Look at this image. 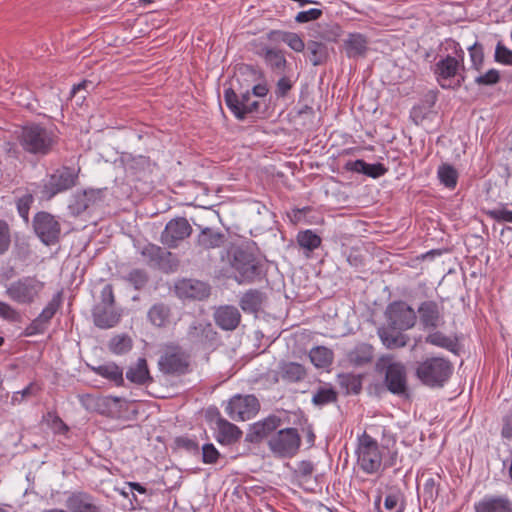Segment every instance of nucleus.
Returning a JSON list of instances; mask_svg holds the SVG:
<instances>
[{"label":"nucleus","mask_w":512,"mask_h":512,"mask_svg":"<svg viewBox=\"0 0 512 512\" xmlns=\"http://www.w3.org/2000/svg\"><path fill=\"white\" fill-rule=\"evenodd\" d=\"M438 61L432 67V72L437 84L446 90H458L466 80L465 52L460 43L452 38H447L441 44Z\"/></svg>","instance_id":"nucleus-1"},{"label":"nucleus","mask_w":512,"mask_h":512,"mask_svg":"<svg viewBox=\"0 0 512 512\" xmlns=\"http://www.w3.org/2000/svg\"><path fill=\"white\" fill-rule=\"evenodd\" d=\"M17 140L28 154L44 157L49 155L58 144V136L52 126L29 122L21 126Z\"/></svg>","instance_id":"nucleus-2"},{"label":"nucleus","mask_w":512,"mask_h":512,"mask_svg":"<svg viewBox=\"0 0 512 512\" xmlns=\"http://www.w3.org/2000/svg\"><path fill=\"white\" fill-rule=\"evenodd\" d=\"M227 256L238 284H251L263 277V264L248 245L231 247Z\"/></svg>","instance_id":"nucleus-3"},{"label":"nucleus","mask_w":512,"mask_h":512,"mask_svg":"<svg viewBox=\"0 0 512 512\" xmlns=\"http://www.w3.org/2000/svg\"><path fill=\"white\" fill-rule=\"evenodd\" d=\"M355 453L358 466L369 475L376 474L386 467L394 465L393 457H391L390 463L383 465L382 452L377 440L365 431L357 437Z\"/></svg>","instance_id":"nucleus-4"},{"label":"nucleus","mask_w":512,"mask_h":512,"mask_svg":"<svg viewBox=\"0 0 512 512\" xmlns=\"http://www.w3.org/2000/svg\"><path fill=\"white\" fill-rule=\"evenodd\" d=\"M452 373V363L443 357L426 358L415 369V375L421 383L431 388L443 387Z\"/></svg>","instance_id":"nucleus-5"},{"label":"nucleus","mask_w":512,"mask_h":512,"mask_svg":"<svg viewBox=\"0 0 512 512\" xmlns=\"http://www.w3.org/2000/svg\"><path fill=\"white\" fill-rule=\"evenodd\" d=\"M79 169L61 166L52 173L47 174L40 183V194L45 200H51L60 193H64L77 185Z\"/></svg>","instance_id":"nucleus-6"},{"label":"nucleus","mask_w":512,"mask_h":512,"mask_svg":"<svg viewBox=\"0 0 512 512\" xmlns=\"http://www.w3.org/2000/svg\"><path fill=\"white\" fill-rule=\"evenodd\" d=\"M376 370L384 374V385L390 393L398 396L407 393V372L402 362L390 355L382 356L376 363Z\"/></svg>","instance_id":"nucleus-7"},{"label":"nucleus","mask_w":512,"mask_h":512,"mask_svg":"<svg viewBox=\"0 0 512 512\" xmlns=\"http://www.w3.org/2000/svg\"><path fill=\"white\" fill-rule=\"evenodd\" d=\"M158 368L167 376L186 375L191 371V356L178 345H168L159 357Z\"/></svg>","instance_id":"nucleus-8"},{"label":"nucleus","mask_w":512,"mask_h":512,"mask_svg":"<svg viewBox=\"0 0 512 512\" xmlns=\"http://www.w3.org/2000/svg\"><path fill=\"white\" fill-rule=\"evenodd\" d=\"M44 286L37 277L24 276L10 283L5 294L13 302L30 305L40 296Z\"/></svg>","instance_id":"nucleus-9"},{"label":"nucleus","mask_w":512,"mask_h":512,"mask_svg":"<svg viewBox=\"0 0 512 512\" xmlns=\"http://www.w3.org/2000/svg\"><path fill=\"white\" fill-rule=\"evenodd\" d=\"M301 438L296 428H285L272 435L268 446L278 457H293L299 450Z\"/></svg>","instance_id":"nucleus-10"},{"label":"nucleus","mask_w":512,"mask_h":512,"mask_svg":"<svg viewBox=\"0 0 512 512\" xmlns=\"http://www.w3.org/2000/svg\"><path fill=\"white\" fill-rule=\"evenodd\" d=\"M385 316L388 325L400 331L412 329L417 322V313L405 301L398 300L388 304Z\"/></svg>","instance_id":"nucleus-11"},{"label":"nucleus","mask_w":512,"mask_h":512,"mask_svg":"<svg viewBox=\"0 0 512 512\" xmlns=\"http://www.w3.org/2000/svg\"><path fill=\"white\" fill-rule=\"evenodd\" d=\"M32 225L35 234L43 244L50 246L59 242L61 225L52 214L45 211L36 213Z\"/></svg>","instance_id":"nucleus-12"},{"label":"nucleus","mask_w":512,"mask_h":512,"mask_svg":"<svg viewBox=\"0 0 512 512\" xmlns=\"http://www.w3.org/2000/svg\"><path fill=\"white\" fill-rule=\"evenodd\" d=\"M259 407L255 396L235 395L229 400L225 412L234 421H246L257 414Z\"/></svg>","instance_id":"nucleus-13"},{"label":"nucleus","mask_w":512,"mask_h":512,"mask_svg":"<svg viewBox=\"0 0 512 512\" xmlns=\"http://www.w3.org/2000/svg\"><path fill=\"white\" fill-rule=\"evenodd\" d=\"M192 231V226L186 218L171 219L160 235V242L169 249H175L192 234Z\"/></svg>","instance_id":"nucleus-14"},{"label":"nucleus","mask_w":512,"mask_h":512,"mask_svg":"<svg viewBox=\"0 0 512 512\" xmlns=\"http://www.w3.org/2000/svg\"><path fill=\"white\" fill-rule=\"evenodd\" d=\"M224 100L227 107L239 120H244L248 114L256 112L259 108V102L251 99L249 91L239 97L232 88L225 89Z\"/></svg>","instance_id":"nucleus-15"},{"label":"nucleus","mask_w":512,"mask_h":512,"mask_svg":"<svg viewBox=\"0 0 512 512\" xmlns=\"http://www.w3.org/2000/svg\"><path fill=\"white\" fill-rule=\"evenodd\" d=\"M420 323L425 330H435L444 324L442 307L433 300H426L417 309Z\"/></svg>","instance_id":"nucleus-16"},{"label":"nucleus","mask_w":512,"mask_h":512,"mask_svg":"<svg viewBox=\"0 0 512 512\" xmlns=\"http://www.w3.org/2000/svg\"><path fill=\"white\" fill-rule=\"evenodd\" d=\"M147 319L156 328H168L175 325L179 317L174 313L169 304L158 302L149 308Z\"/></svg>","instance_id":"nucleus-17"},{"label":"nucleus","mask_w":512,"mask_h":512,"mask_svg":"<svg viewBox=\"0 0 512 512\" xmlns=\"http://www.w3.org/2000/svg\"><path fill=\"white\" fill-rule=\"evenodd\" d=\"M94 324L101 329H109L116 326L122 316V311L115 305H95L92 312Z\"/></svg>","instance_id":"nucleus-18"},{"label":"nucleus","mask_w":512,"mask_h":512,"mask_svg":"<svg viewBox=\"0 0 512 512\" xmlns=\"http://www.w3.org/2000/svg\"><path fill=\"white\" fill-rule=\"evenodd\" d=\"M475 512H512V500L506 495H485L474 504Z\"/></svg>","instance_id":"nucleus-19"},{"label":"nucleus","mask_w":512,"mask_h":512,"mask_svg":"<svg viewBox=\"0 0 512 512\" xmlns=\"http://www.w3.org/2000/svg\"><path fill=\"white\" fill-rule=\"evenodd\" d=\"M189 340L201 346H211L217 338V332L210 323L195 322L187 332Z\"/></svg>","instance_id":"nucleus-20"},{"label":"nucleus","mask_w":512,"mask_h":512,"mask_svg":"<svg viewBox=\"0 0 512 512\" xmlns=\"http://www.w3.org/2000/svg\"><path fill=\"white\" fill-rule=\"evenodd\" d=\"M65 504L70 512H101L93 496L83 491L70 493Z\"/></svg>","instance_id":"nucleus-21"},{"label":"nucleus","mask_w":512,"mask_h":512,"mask_svg":"<svg viewBox=\"0 0 512 512\" xmlns=\"http://www.w3.org/2000/svg\"><path fill=\"white\" fill-rule=\"evenodd\" d=\"M368 38L361 33H349L343 41L346 56L351 59L363 58L368 51Z\"/></svg>","instance_id":"nucleus-22"},{"label":"nucleus","mask_w":512,"mask_h":512,"mask_svg":"<svg viewBox=\"0 0 512 512\" xmlns=\"http://www.w3.org/2000/svg\"><path fill=\"white\" fill-rule=\"evenodd\" d=\"M242 431L235 424L218 417L216 420L215 439L221 445H232L240 440Z\"/></svg>","instance_id":"nucleus-23"},{"label":"nucleus","mask_w":512,"mask_h":512,"mask_svg":"<svg viewBox=\"0 0 512 512\" xmlns=\"http://www.w3.org/2000/svg\"><path fill=\"white\" fill-rule=\"evenodd\" d=\"M140 254L148 265L158 267L160 269L167 268V261L172 256L171 252L152 243H148L143 246L140 250Z\"/></svg>","instance_id":"nucleus-24"},{"label":"nucleus","mask_w":512,"mask_h":512,"mask_svg":"<svg viewBox=\"0 0 512 512\" xmlns=\"http://www.w3.org/2000/svg\"><path fill=\"white\" fill-rule=\"evenodd\" d=\"M217 326L226 331L237 328L241 320V314L234 306H221L214 313Z\"/></svg>","instance_id":"nucleus-25"},{"label":"nucleus","mask_w":512,"mask_h":512,"mask_svg":"<svg viewBox=\"0 0 512 512\" xmlns=\"http://www.w3.org/2000/svg\"><path fill=\"white\" fill-rule=\"evenodd\" d=\"M126 378L131 383L141 386H148L153 382L150 374L147 360L139 358L134 364L130 365L126 371Z\"/></svg>","instance_id":"nucleus-26"},{"label":"nucleus","mask_w":512,"mask_h":512,"mask_svg":"<svg viewBox=\"0 0 512 512\" xmlns=\"http://www.w3.org/2000/svg\"><path fill=\"white\" fill-rule=\"evenodd\" d=\"M388 327H380L377 329V335L382 344L387 349H398L405 347L409 341V337L402 331Z\"/></svg>","instance_id":"nucleus-27"},{"label":"nucleus","mask_w":512,"mask_h":512,"mask_svg":"<svg viewBox=\"0 0 512 512\" xmlns=\"http://www.w3.org/2000/svg\"><path fill=\"white\" fill-rule=\"evenodd\" d=\"M225 241L226 236L224 233L209 227L203 228L196 239L197 245L204 250L219 248Z\"/></svg>","instance_id":"nucleus-28"},{"label":"nucleus","mask_w":512,"mask_h":512,"mask_svg":"<svg viewBox=\"0 0 512 512\" xmlns=\"http://www.w3.org/2000/svg\"><path fill=\"white\" fill-rule=\"evenodd\" d=\"M257 54L262 57L266 65L276 73H284L287 65L284 53L281 50L269 48L267 46L262 47Z\"/></svg>","instance_id":"nucleus-29"},{"label":"nucleus","mask_w":512,"mask_h":512,"mask_svg":"<svg viewBox=\"0 0 512 512\" xmlns=\"http://www.w3.org/2000/svg\"><path fill=\"white\" fill-rule=\"evenodd\" d=\"M106 189H88L85 190L82 196L78 197L75 207L77 213H82L86 210L92 209L104 202V193Z\"/></svg>","instance_id":"nucleus-30"},{"label":"nucleus","mask_w":512,"mask_h":512,"mask_svg":"<svg viewBox=\"0 0 512 512\" xmlns=\"http://www.w3.org/2000/svg\"><path fill=\"white\" fill-rule=\"evenodd\" d=\"M374 356V348L367 343H359L347 353L348 362L356 367L369 364Z\"/></svg>","instance_id":"nucleus-31"},{"label":"nucleus","mask_w":512,"mask_h":512,"mask_svg":"<svg viewBox=\"0 0 512 512\" xmlns=\"http://www.w3.org/2000/svg\"><path fill=\"white\" fill-rule=\"evenodd\" d=\"M427 344L443 348L452 353H457L459 349L458 339L456 336H448L443 332L435 329L425 337Z\"/></svg>","instance_id":"nucleus-32"},{"label":"nucleus","mask_w":512,"mask_h":512,"mask_svg":"<svg viewBox=\"0 0 512 512\" xmlns=\"http://www.w3.org/2000/svg\"><path fill=\"white\" fill-rule=\"evenodd\" d=\"M276 427L277 420L275 418H267L264 421L256 422L251 426L247 439L250 442H258L268 436Z\"/></svg>","instance_id":"nucleus-33"},{"label":"nucleus","mask_w":512,"mask_h":512,"mask_svg":"<svg viewBox=\"0 0 512 512\" xmlns=\"http://www.w3.org/2000/svg\"><path fill=\"white\" fill-rule=\"evenodd\" d=\"M281 378L288 382H298L306 376L303 365L296 362H283L280 365Z\"/></svg>","instance_id":"nucleus-34"},{"label":"nucleus","mask_w":512,"mask_h":512,"mask_svg":"<svg viewBox=\"0 0 512 512\" xmlns=\"http://www.w3.org/2000/svg\"><path fill=\"white\" fill-rule=\"evenodd\" d=\"M333 351L324 346H317L310 350L309 358L317 368H326L333 362Z\"/></svg>","instance_id":"nucleus-35"},{"label":"nucleus","mask_w":512,"mask_h":512,"mask_svg":"<svg viewBox=\"0 0 512 512\" xmlns=\"http://www.w3.org/2000/svg\"><path fill=\"white\" fill-rule=\"evenodd\" d=\"M97 375L106 378L117 385L123 383V370L115 363H106L94 368Z\"/></svg>","instance_id":"nucleus-36"},{"label":"nucleus","mask_w":512,"mask_h":512,"mask_svg":"<svg viewBox=\"0 0 512 512\" xmlns=\"http://www.w3.org/2000/svg\"><path fill=\"white\" fill-rule=\"evenodd\" d=\"M296 240L302 249L309 252L317 249L322 242L321 237L310 229L298 232Z\"/></svg>","instance_id":"nucleus-37"},{"label":"nucleus","mask_w":512,"mask_h":512,"mask_svg":"<svg viewBox=\"0 0 512 512\" xmlns=\"http://www.w3.org/2000/svg\"><path fill=\"white\" fill-rule=\"evenodd\" d=\"M262 293L258 290L247 291L240 299V306L246 312H257L261 308Z\"/></svg>","instance_id":"nucleus-38"},{"label":"nucleus","mask_w":512,"mask_h":512,"mask_svg":"<svg viewBox=\"0 0 512 512\" xmlns=\"http://www.w3.org/2000/svg\"><path fill=\"white\" fill-rule=\"evenodd\" d=\"M339 384L347 394H358L362 389V376L351 373L341 374Z\"/></svg>","instance_id":"nucleus-39"},{"label":"nucleus","mask_w":512,"mask_h":512,"mask_svg":"<svg viewBox=\"0 0 512 512\" xmlns=\"http://www.w3.org/2000/svg\"><path fill=\"white\" fill-rule=\"evenodd\" d=\"M437 176L441 184L449 189H454L458 181V172L450 164H443L438 168Z\"/></svg>","instance_id":"nucleus-40"},{"label":"nucleus","mask_w":512,"mask_h":512,"mask_svg":"<svg viewBox=\"0 0 512 512\" xmlns=\"http://www.w3.org/2000/svg\"><path fill=\"white\" fill-rule=\"evenodd\" d=\"M309 59L315 66L322 64L327 58V47L322 42L310 41L307 45Z\"/></svg>","instance_id":"nucleus-41"},{"label":"nucleus","mask_w":512,"mask_h":512,"mask_svg":"<svg viewBox=\"0 0 512 512\" xmlns=\"http://www.w3.org/2000/svg\"><path fill=\"white\" fill-rule=\"evenodd\" d=\"M109 350L117 355L129 352L132 348V339L125 334L116 335L108 344Z\"/></svg>","instance_id":"nucleus-42"},{"label":"nucleus","mask_w":512,"mask_h":512,"mask_svg":"<svg viewBox=\"0 0 512 512\" xmlns=\"http://www.w3.org/2000/svg\"><path fill=\"white\" fill-rule=\"evenodd\" d=\"M485 214L495 222L512 224V210L508 209L507 204L500 203L497 207L486 210Z\"/></svg>","instance_id":"nucleus-43"},{"label":"nucleus","mask_w":512,"mask_h":512,"mask_svg":"<svg viewBox=\"0 0 512 512\" xmlns=\"http://www.w3.org/2000/svg\"><path fill=\"white\" fill-rule=\"evenodd\" d=\"M176 448L182 449L191 455L200 454V447L195 437L188 435L177 436L174 439Z\"/></svg>","instance_id":"nucleus-44"},{"label":"nucleus","mask_w":512,"mask_h":512,"mask_svg":"<svg viewBox=\"0 0 512 512\" xmlns=\"http://www.w3.org/2000/svg\"><path fill=\"white\" fill-rule=\"evenodd\" d=\"M79 401L87 411L103 413L101 407L106 405L107 399L92 394H83L79 395Z\"/></svg>","instance_id":"nucleus-45"},{"label":"nucleus","mask_w":512,"mask_h":512,"mask_svg":"<svg viewBox=\"0 0 512 512\" xmlns=\"http://www.w3.org/2000/svg\"><path fill=\"white\" fill-rule=\"evenodd\" d=\"M62 304V296L61 293L58 292L53 295L52 299L47 303V305L43 308L41 313L38 315L42 320H44L47 324H50L51 319L54 317L56 312L59 310Z\"/></svg>","instance_id":"nucleus-46"},{"label":"nucleus","mask_w":512,"mask_h":512,"mask_svg":"<svg viewBox=\"0 0 512 512\" xmlns=\"http://www.w3.org/2000/svg\"><path fill=\"white\" fill-rule=\"evenodd\" d=\"M201 461L204 464L214 465L221 458L218 449L212 443H205L200 449Z\"/></svg>","instance_id":"nucleus-47"},{"label":"nucleus","mask_w":512,"mask_h":512,"mask_svg":"<svg viewBox=\"0 0 512 512\" xmlns=\"http://www.w3.org/2000/svg\"><path fill=\"white\" fill-rule=\"evenodd\" d=\"M336 393L331 388H321L313 396L312 402L315 405L323 406L336 401Z\"/></svg>","instance_id":"nucleus-48"},{"label":"nucleus","mask_w":512,"mask_h":512,"mask_svg":"<svg viewBox=\"0 0 512 512\" xmlns=\"http://www.w3.org/2000/svg\"><path fill=\"white\" fill-rule=\"evenodd\" d=\"M468 52L471 60L472 67L479 71L483 65L484 61V53L483 47L478 42H475L473 45L468 47Z\"/></svg>","instance_id":"nucleus-49"},{"label":"nucleus","mask_w":512,"mask_h":512,"mask_svg":"<svg viewBox=\"0 0 512 512\" xmlns=\"http://www.w3.org/2000/svg\"><path fill=\"white\" fill-rule=\"evenodd\" d=\"M390 512H403L404 503L399 493H390L385 497L384 509Z\"/></svg>","instance_id":"nucleus-50"},{"label":"nucleus","mask_w":512,"mask_h":512,"mask_svg":"<svg viewBox=\"0 0 512 512\" xmlns=\"http://www.w3.org/2000/svg\"><path fill=\"white\" fill-rule=\"evenodd\" d=\"M11 245V230L5 220L0 219V255L5 254Z\"/></svg>","instance_id":"nucleus-51"},{"label":"nucleus","mask_w":512,"mask_h":512,"mask_svg":"<svg viewBox=\"0 0 512 512\" xmlns=\"http://www.w3.org/2000/svg\"><path fill=\"white\" fill-rule=\"evenodd\" d=\"M127 280L136 290L142 289L148 282V275L142 269H133L127 275Z\"/></svg>","instance_id":"nucleus-52"},{"label":"nucleus","mask_w":512,"mask_h":512,"mask_svg":"<svg viewBox=\"0 0 512 512\" xmlns=\"http://www.w3.org/2000/svg\"><path fill=\"white\" fill-rule=\"evenodd\" d=\"M40 389L34 382H31L24 389L14 392L11 398V403L13 405H17L23 402V400L29 396H34L38 393Z\"/></svg>","instance_id":"nucleus-53"},{"label":"nucleus","mask_w":512,"mask_h":512,"mask_svg":"<svg viewBox=\"0 0 512 512\" xmlns=\"http://www.w3.org/2000/svg\"><path fill=\"white\" fill-rule=\"evenodd\" d=\"M500 81V73L497 69H489L486 73L475 78V83L479 86H491Z\"/></svg>","instance_id":"nucleus-54"},{"label":"nucleus","mask_w":512,"mask_h":512,"mask_svg":"<svg viewBox=\"0 0 512 512\" xmlns=\"http://www.w3.org/2000/svg\"><path fill=\"white\" fill-rule=\"evenodd\" d=\"M49 324L42 320L39 316L32 320V322L24 329L25 336H34L43 334L48 329Z\"/></svg>","instance_id":"nucleus-55"},{"label":"nucleus","mask_w":512,"mask_h":512,"mask_svg":"<svg viewBox=\"0 0 512 512\" xmlns=\"http://www.w3.org/2000/svg\"><path fill=\"white\" fill-rule=\"evenodd\" d=\"M494 58L498 63L512 66V50L508 49L501 42H498L496 45Z\"/></svg>","instance_id":"nucleus-56"},{"label":"nucleus","mask_w":512,"mask_h":512,"mask_svg":"<svg viewBox=\"0 0 512 512\" xmlns=\"http://www.w3.org/2000/svg\"><path fill=\"white\" fill-rule=\"evenodd\" d=\"M0 318L8 322H18L21 319V315L10 304L0 301Z\"/></svg>","instance_id":"nucleus-57"},{"label":"nucleus","mask_w":512,"mask_h":512,"mask_svg":"<svg viewBox=\"0 0 512 512\" xmlns=\"http://www.w3.org/2000/svg\"><path fill=\"white\" fill-rule=\"evenodd\" d=\"M423 496L425 501H434L438 496V484L433 477L425 479L423 484Z\"/></svg>","instance_id":"nucleus-58"},{"label":"nucleus","mask_w":512,"mask_h":512,"mask_svg":"<svg viewBox=\"0 0 512 512\" xmlns=\"http://www.w3.org/2000/svg\"><path fill=\"white\" fill-rule=\"evenodd\" d=\"M284 36V43L287 44L295 52H302L305 49V43L299 34L288 32V34Z\"/></svg>","instance_id":"nucleus-59"},{"label":"nucleus","mask_w":512,"mask_h":512,"mask_svg":"<svg viewBox=\"0 0 512 512\" xmlns=\"http://www.w3.org/2000/svg\"><path fill=\"white\" fill-rule=\"evenodd\" d=\"M33 200L34 199L31 194H25L22 197H20L16 202L19 215L26 220L28 219L29 210L33 203Z\"/></svg>","instance_id":"nucleus-60"},{"label":"nucleus","mask_w":512,"mask_h":512,"mask_svg":"<svg viewBox=\"0 0 512 512\" xmlns=\"http://www.w3.org/2000/svg\"><path fill=\"white\" fill-rule=\"evenodd\" d=\"M388 169L382 163L369 164L365 162L363 174L371 178H379L387 173Z\"/></svg>","instance_id":"nucleus-61"},{"label":"nucleus","mask_w":512,"mask_h":512,"mask_svg":"<svg viewBox=\"0 0 512 512\" xmlns=\"http://www.w3.org/2000/svg\"><path fill=\"white\" fill-rule=\"evenodd\" d=\"M322 16V10L317 8H311L309 10L300 11L296 17L295 21L298 23H307L310 21H314L319 19Z\"/></svg>","instance_id":"nucleus-62"},{"label":"nucleus","mask_w":512,"mask_h":512,"mask_svg":"<svg viewBox=\"0 0 512 512\" xmlns=\"http://www.w3.org/2000/svg\"><path fill=\"white\" fill-rule=\"evenodd\" d=\"M501 437L512 441V410L502 417Z\"/></svg>","instance_id":"nucleus-63"},{"label":"nucleus","mask_w":512,"mask_h":512,"mask_svg":"<svg viewBox=\"0 0 512 512\" xmlns=\"http://www.w3.org/2000/svg\"><path fill=\"white\" fill-rule=\"evenodd\" d=\"M46 417L55 432L65 433L68 431V426L62 421V419L55 412H48Z\"/></svg>","instance_id":"nucleus-64"}]
</instances>
